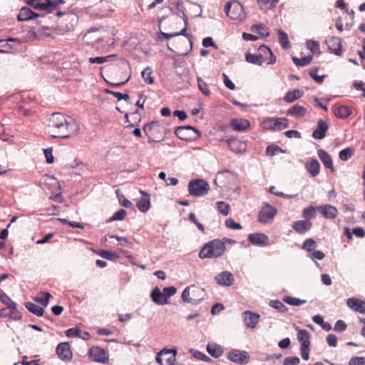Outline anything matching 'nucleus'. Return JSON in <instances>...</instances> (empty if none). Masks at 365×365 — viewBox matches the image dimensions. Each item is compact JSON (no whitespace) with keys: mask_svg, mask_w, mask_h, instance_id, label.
I'll return each mask as SVG.
<instances>
[{"mask_svg":"<svg viewBox=\"0 0 365 365\" xmlns=\"http://www.w3.org/2000/svg\"><path fill=\"white\" fill-rule=\"evenodd\" d=\"M0 301L9 309L16 308V304L4 292H0Z\"/></svg>","mask_w":365,"mask_h":365,"instance_id":"obj_44","label":"nucleus"},{"mask_svg":"<svg viewBox=\"0 0 365 365\" xmlns=\"http://www.w3.org/2000/svg\"><path fill=\"white\" fill-rule=\"evenodd\" d=\"M99 255L108 260L116 261L119 259V256L116 253L108 250H101Z\"/></svg>","mask_w":365,"mask_h":365,"instance_id":"obj_51","label":"nucleus"},{"mask_svg":"<svg viewBox=\"0 0 365 365\" xmlns=\"http://www.w3.org/2000/svg\"><path fill=\"white\" fill-rule=\"evenodd\" d=\"M225 225L227 226V227L231 230H241L242 228V225L240 223L236 222L232 218L227 219V220L225 221Z\"/></svg>","mask_w":365,"mask_h":365,"instance_id":"obj_58","label":"nucleus"},{"mask_svg":"<svg viewBox=\"0 0 365 365\" xmlns=\"http://www.w3.org/2000/svg\"><path fill=\"white\" fill-rule=\"evenodd\" d=\"M244 322L247 327L254 329L259 321L260 315L251 311L243 312Z\"/></svg>","mask_w":365,"mask_h":365,"instance_id":"obj_19","label":"nucleus"},{"mask_svg":"<svg viewBox=\"0 0 365 365\" xmlns=\"http://www.w3.org/2000/svg\"><path fill=\"white\" fill-rule=\"evenodd\" d=\"M215 204L216 207L220 214H222L224 216L228 215L230 207L227 202L224 201H218Z\"/></svg>","mask_w":365,"mask_h":365,"instance_id":"obj_46","label":"nucleus"},{"mask_svg":"<svg viewBox=\"0 0 365 365\" xmlns=\"http://www.w3.org/2000/svg\"><path fill=\"white\" fill-rule=\"evenodd\" d=\"M245 59L247 62L261 66L264 63V59H262V56L260 54H252V53H247L245 56Z\"/></svg>","mask_w":365,"mask_h":365,"instance_id":"obj_41","label":"nucleus"},{"mask_svg":"<svg viewBox=\"0 0 365 365\" xmlns=\"http://www.w3.org/2000/svg\"><path fill=\"white\" fill-rule=\"evenodd\" d=\"M89 358L96 362L105 364L108 361V352L100 346H93L88 351Z\"/></svg>","mask_w":365,"mask_h":365,"instance_id":"obj_9","label":"nucleus"},{"mask_svg":"<svg viewBox=\"0 0 365 365\" xmlns=\"http://www.w3.org/2000/svg\"><path fill=\"white\" fill-rule=\"evenodd\" d=\"M317 212H319L324 218L330 220L336 218L338 215L337 208L328 204L318 206Z\"/></svg>","mask_w":365,"mask_h":365,"instance_id":"obj_11","label":"nucleus"},{"mask_svg":"<svg viewBox=\"0 0 365 365\" xmlns=\"http://www.w3.org/2000/svg\"><path fill=\"white\" fill-rule=\"evenodd\" d=\"M225 249L223 240L215 239L203 245L200 250L199 257L200 259L218 258L224 254Z\"/></svg>","mask_w":365,"mask_h":365,"instance_id":"obj_2","label":"nucleus"},{"mask_svg":"<svg viewBox=\"0 0 365 365\" xmlns=\"http://www.w3.org/2000/svg\"><path fill=\"white\" fill-rule=\"evenodd\" d=\"M277 210L269 203H264L258 213V221L261 223H271L276 215Z\"/></svg>","mask_w":365,"mask_h":365,"instance_id":"obj_6","label":"nucleus"},{"mask_svg":"<svg viewBox=\"0 0 365 365\" xmlns=\"http://www.w3.org/2000/svg\"><path fill=\"white\" fill-rule=\"evenodd\" d=\"M248 240L252 245L264 247L269 245V237L263 233H252L248 235Z\"/></svg>","mask_w":365,"mask_h":365,"instance_id":"obj_16","label":"nucleus"},{"mask_svg":"<svg viewBox=\"0 0 365 365\" xmlns=\"http://www.w3.org/2000/svg\"><path fill=\"white\" fill-rule=\"evenodd\" d=\"M334 115L340 119H346L351 114L350 108L345 105L336 106L333 107Z\"/></svg>","mask_w":365,"mask_h":365,"instance_id":"obj_25","label":"nucleus"},{"mask_svg":"<svg viewBox=\"0 0 365 365\" xmlns=\"http://www.w3.org/2000/svg\"><path fill=\"white\" fill-rule=\"evenodd\" d=\"M177 350L164 349L156 356V361L160 365H174L176 360Z\"/></svg>","mask_w":365,"mask_h":365,"instance_id":"obj_7","label":"nucleus"},{"mask_svg":"<svg viewBox=\"0 0 365 365\" xmlns=\"http://www.w3.org/2000/svg\"><path fill=\"white\" fill-rule=\"evenodd\" d=\"M347 306L353 310L365 314V302L356 298H349L346 302Z\"/></svg>","mask_w":365,"mask_h":365,"instance_id":"obj_28","label":"nucleus"},{"mask_svg":"<svg viewBox=\"0 0 365 365\" xmlns=\"http://www.w3.org/2000/svg\"><path fill=\"white\" fill-rule=\"evenodd\" d=\"M150 297L152 300L157 304L164 305L169 303V301L165 297L163 292L157 287L151 292Z\"/></svg>","mask_w":365,"mask_h":365,"instance_id":"obj_29","label":"nucleus"},{"mask_svg":"<svg viewBox=\"0 0 365 365\" xmlns=\"http://www.w3.org/2000/svg\"><path fill=\"white\" fill-rule=\"evenodd\" d=\"M66 335L68 337H78L83 340H88L91 334L88 331H82L79 328H70L66 331Z\"/></svg>","mask_w":365,"mask_h":365,"instance_id":"obj_30","label":"nucleus"},{"mask_svg":"<svg viewBox=\"0 0 365 365\" xmlns=\"http://www.w3.org/2000/svg\"><path fill=\"white\" fill-rule=\"evenodd\" d=\"M313 59L312 55H308L300 58L293 56L292 60L293 63L297 66H305L309 64Z\"/></svg>","mask_w":365,"mask_h":365,"instance_id":"obj_40","label":"nucleus"},{"mask_svg":"<svg viewBox=\"0 0 365 365\" xmlns=\"http://www.w3.org/2000/svg\"><path fill=\"white\" fill-rule=\"evenodd\" d=\"M140 193L143 196L137 202V207L140 212L145 213L150 207V195L142 190H140Z\"/></svg>","mask_w":365,"mask_h":365,"instance_id":"obj_27","label":"nucleus"},{"mask_svg":"<svg viewBox=\"0 0 365 365\" xmlns=\"http://www.w3.org/2000/svg\"><path fill=\"white\" fill-rule=\"evenodd\" d=\"M261 126L266 130H282L289 126V120L286 118H264Z\"/></svg>","mask_w":365,"mask_h":365,"instance_id":"obj_3","label":"nucleus"},{"mask_svg":"<svg viewBox=\"0 0 365 365\" xmlns=\"http://www.w3.org/2000/svg\"><path fill=\"white\" fill-rule=\"evenodd\" d=\"M175 133L178 138L183 140H191L200 135L198 130L190 125L178 127Z\"/></svg>","mask_w":365,"mask_h":365,"instance_id":"obj_8","label":"nucleus"},{"mask_svg":"<svg viewBox=\"0 0 365 365\" xmlns=\"http://www.w3.org/2000/svg\"><path fill=\"white\" fill-rule=\"evenodd\" d=\"M251 30L252 31L257 32L258 34L262 36V37H267L269 35V33L265 29V26L259 24L253 25L251 27Z\"/></svg>","mask_w":365,"mask_h":365,"instance_id":"obj_54","label":"nucleus"},{"mask_svg":"<svg viewBox=\"0 0 365 365\" xmlns=\"http://www.w3.org/2000/svg\"><path fill=\"white\" fill-rule=\"evenodd\" d=\"M227 359L234 363L242 364L249 362L250 356L245 351L233 349L228 353Z\"/></svg>","mask_w":365,"mask_h":365,"instance_id":"obj_10","label":"nucleus"},{"mask_svg":"<svg viewBox=\"0 0 365 365\" xmlns=\"http://www.w3.org/2000/svg\"><path fill=\"white\" fill-rule=\"evenodd\" d=\"M56 353L63 361H70L72 359L71 346L68 342L60 343L56 347Z\"/></svg>","mask_w":365,"mask_h":365,"instance_id":"obj_15","label":"nucleus"},{"mask_svg":"<svg viewBox=\"0 0 365 365\" xmlns=\"http://www.w3.org/2000/svg\"><path fill=\"white\" fill-rule=\"evenodd\" d=\"M317 72H318L317 68H312L309 71V75L317 83H322L324 80L325 76L324 75L318 76Z\"/></svg>","mask_w":365,"mask_h":365,"instance_id":"obj_56","label":"nucleus"},{"mask_svg":"<svg viewBox=\"0 0 365 365\" xmlns=\"http://www.w3.org/2000/svg\"><path fill=\"white\" fill-rule=\"evenodd\" d=\"M188 217H189V220L197 226V227L199 229V230H200L202 232H205V227H204L203 225L201 224L200 222H199L195 215L193 212H190L189 214Z\"/></svg>","mask_w":365,"mask_h":365,"instance_id":"obj_59","label":"nucleus"},{"mask_svg":"<svg viewBox=\"0 0 365 365\" xmlns=\"http://www.w3.org/2000/svg\"><path fill=\"white\" fill-rule=\"evenodd\" d=\"M26 2L35 9L51 11V0H26Z\"/></svg>","mask_w":365,"mask_h":365,"instance_id":"obj_20","label":"nucleus"},{"mask_svg":"<svg viewBox=\"0 0 365 365\" xmlns=\"http://www.w3.org/2000/svg\"><path fill=\"white\" fill-rule=\"evenodd\" d=\"M115 58H116L115 55H109L107 56H99V57H91L88 58V62L91 64H93V63L103 64L109 61L115 60Z\"/></svg>","mask_w":365,"mask_h":365,"instance_id":"obj_38","label":"nucleus"},{"mask_svg":"<svg viewBox=\"0 0 365 365\" xmlns=\"http://www.w3.org/2000/svg\"><path fill=\"white\" fill-rule=\"evenodd\" d=\"M26 308L31 313L36 316L41 317L43 314L44 310L42 307H38L36 304L28 302L25 304Z\"/></svg>","mask_w":365,"mask_h":365,"instance_id":"obj_42","label":"nucleus"},{"mask_svg":"<svg viewBox=\"0 0 365 365\" xmlns=\"http://www.w3.org/2000/svg\"><path fill=\"white\" fill-rule=\"evenodd\" d=\"M191 289V301L190 303L197 305L200 303L205 297V291L203 289L195 285L190 286Z\"/></svg>","mask_w":365,"mask_h":365,"instance_id":"obj_22","label":"nucleus"},{"mask_svg":"<svg viewBox=\"0 0 365 365\" xmlns=\"http://www.w3.org/2000/svg\"><path fill=\"white\" fill-rule=\"evenodd\" d=\"M226 143L228 144L230 149L236 153H242L246 151L247 144L245 141L238 138H232L227 139Z\"/></svg>","mask_w":365,"mask_h":365,"instance_id":"obj_13","label":"nucleus"},{"mask_svg":"<svg viewBox=\"0 0 365 365\" xmlns=\"http://www.w3.org/2000/svg\"><path fill=\"white\" fill-rule=\"evenodd\" d=\"M317 211V207H315L312 205H310L304 208L302 210V217L305 219V220L309 221L316 217Z\"/></svg>","mask_w":365,"mask_h":365,"instance_id":"obj_37","label":"nucleus"},{"mask_svg":"<svg viewBox=\"0 0 365 365\" xmlns=\"http://www.w3.org/2000/svg\"><path fill=\"white\" fill-rule=\"evenodd\" d=\"M49 127L55 128L58 135L54 138H68L76 135L79 130V125L71 117L66 116L59 113H53L49 119Z\"/></svg>","mask_w":365,"mask_h":365,"instance_id":"obj_1","label":"nucleus"},{"mask_svg":"<svg viewBox=\"0 0 365 365\" xmlns=\"http://www.w3.org/2000/svg\"><path fill=\"white\" fill-rule=\"evenodd\" d=\"M329 128L327 121L319 119L317 122V128L312 132V137L317 140L323 139L326 136V133Z\"/></svg>","mask_w":365,"mask_h":365,"instance_id":"obj_18","label":"nucleus"},{"mask_svg":"<svg viewBox=\"0 0 365 365\" xmlns=\"http://www.w3.org/2000/svg\"><path fill=\"white\" fill-rule=\"evenodd\" d=\"M327 44L331 53L336 56L342 54V43L341 39L336 36H331L327 40Z\"/></svg>","mask_w":365,"mask_h":365,"instance_id":"obj_14","label":"nucleus"},{"mask_svg":"<svg viewBox=\"0 0 365 365\" xmlns=\"http://www.w3.org/2000/svg\"><path fill=\"white\" fill-rule=\"evenodd\" d=\"M142 78L144 81L148 84H153L154 82V77L153 76V71L150 67L145 68L141 73Z\"/></svg>","mask_w":365,"mask_h":365,"instance_id":"obj_45","label":"nucleus"},{"mask_svg":"<svg viewBox=\"0 0 365 365\" xmlns=\"http://www.w3.org/2000/svg\"><path fill=\"white\" fill-rule=\"evenodd\" d=\"M300 363V359L297 356H289L284 359L283 365H298Z\"/></svg>","mask_w":365,"mask_h":365,"instance_id":"obj_61","label":"nucleus"},{"mask_svg":"<svg viewBox=\"0 0 365 365\" xmlns=\"http://www.w3.org/2000/svg\"><path fill=\"white\" fill-rule=\"evenodd\" d=\"M197 86L199 90L205 96L210 94V89L206 82H205L200 77H197Z\"/></svg>","mask_w":365,"mask_h":365,"instance_id":"obj_53","label":"nucleus"},{"mask_svg":"<svg viewBox=\"0 0 365 365\" xmlns=\"http://www.w3.org/2000/svg\"><path fill=\"white\" fill-rule=\"evenodd\" d=\"M354 155V150L351 148H346L341 150L339 153L340 160L346 161Z\"/></svg>","mask_w":365,"mask_h":365,"instance_id":"obj_52","label":"nucleus"},{"mask_svg":"<svg viewBox=\"0 0 365 365\" xmlns=\"http://www.w3.org/2000/svg\"><path fill=\"white\" fill-rule=\"evenodd\" d=\"M269 306L282 313H285L288 311L287 307L279 300L270 301Z\"/></svg>","mask_w":365,"mask_h":365,"instance_id":"obj_50","label":"nucleus"},{"mask_svg":"<svg viewBox=\"0 0 365 365\" xmlns=\"http://www.w3.org/2000/svg\"><path fill=\"white\" fill-rule=\"evenodd\" d=\"M277 34L279 43H280L281 46L285 49L289 48L290 43L287 34L282 30H278Z\"/></svg>","mask_w":365,"mask_h":365,"instance_id":"obj_43","label":"nucleus"},{"mask_svg":"<svg viewBox=\"0 0 365 365\" xmlns=\"http://www.w3.org/2000/svg\"><path fill=\"white\" fill-rule=\"evenodd\" d=\"M207 351L210 355L215 358H219L223 353V349L215 343H209L207 345Z\"/></svg>","mask_w":365,"mask_h":365,"instance_id":"obj_33","label":"nucleus"},{"mask_svg":"<svg viewBox=\"0 0 365 365\" xmlns=\"http://www.w3.org/2000/svg\"><path fill=\"white\" fill-rule=\"evenodd\" d=\"M182 299L183 302L190 303L191 301V289L190 287H186L182 293Z\"/></svg>","mask_w":365,"mask_h":365,"instance_id":"obj_63","label":"nucleus"},{"mask_svg":"<svg viewBox=\"0 0 365 365\" xmlns=\"http://www.w3.org/2000/svg\"><path fill=\"white\" fill-rule=\"evenodd\" d=\"M317 247V244L316 241L312 238H309L303 242L302 248L309 252H311L314 251Z\"/></svg>","mask_w":365,"mask_h":365,"instance_id":"obj_47","label":"nucleus"},{"mask_svg":"<svg viewBox=\"0 0 365 365\" xmlns=\"http://www.w3.org/2000/svg\"><path fill=\"white\" fill-rule=\"evenodd\" d=\"M312 223L307 220H297L292 225V229L300 235H304L312 228Z\"/></svg>","mask_w":365,"mask_h":365,"instance_id":"obj_21","label":"nucleus"},{"mask_svg":"<svg viewBox=\"0 0 365 365\" xmlns=\"http://www.w3.org/2000/svg\"><path fill=\"white\" fill-rule=\"evenodd\" d=\"M305 168L312 177H315L319 173L320 164L317 160L312 159L305 164Z\"/></svg>","mask_w":365,"mask_h":365,"instance_id":"obj_32","label":"nucleus"},{"mask_svg":"<svg viewBox=\"0 0 365 365\" xmlns=\"http://www.w3.org/2000/svg\"><path fill=\"white\" fill-rule=\"evenodd\" d=\"M126 215V211L123 209H120L118 211L115 212L113 215L109 219V222H113L115 220H123Z\"/></svg>","mask_w":365,"mask_h":365,"instance_id":"obj_57","label":"nucleus"},{"mask_svg":"<svg viewBox=\"0 0 365 365\" xmlns=\"http://www.w3.org/2000/svg\"><path fill=\"white\" fill-rule=\"evenodd\" d=\"M259 9L262 11H268L273 9L279 0H257Z\"/></svg>","mask_w":365,"mask_h":365,"instance_id":"obj_36","label":"nucleus"},{"mask_svg":"<svg viewBox=\"0 0 365 365\" xmlns=\"http://www.w3.org/2000/svg\"><path fill=\"white\" fill-rule=\"evenodd\" d=\"M231 128L236 131H244L250 126V121L244 118H233L230 121Z\"/></svg>","mask_w":365,"mask_h":365,"instance_id":"obj_24","label":"nucleus"},{"mask_svg":"<svg viewBox=\"0 0 365 365\" xmlns=\"http://www.w3.org/2000/svg\"><path fill=\"white\" fill-rule=\"evenodd\" d=\"M309 333L306 329H300L297 334V339L301 343V346H310Z\"/></svg>","mask_w":365,"mask_h":365,"instance_id":"obj_39","label":"nucleus"},{"mask_svg":"<svg viewBox=\"0 0 365 365\" xmlns=\"http://www.w3.org/2000/svg\"><path fill=\"white\" fill-rule=\"evenodd\" d=\"M0 317H9L14 320H19L21 319L22 315L17 308L11 309L6 307L0 309Z\"/></svg>","mask_w":365,"mask_h":365,"instance_id":"obj_31","label":"nucleus"},{"mask_svg":"<svg viewBox=\"0 0 365 365\" xmlns=\"http://www.w3.org/2000/svg\"><path fill=\"white\" fill-rule=\"evenodd\" d=\"M224 10L231 19L242 21L246 17L244 8L238 1L227 2Z\"/></svg>","mask_w":365,"mask_h":365,"instance_id":"obj_4","label":"nucleus"},{"mask_svg":"<svg viewBox=\"0 0 365 365\" xmlns=\"http://www.w3.org/2000/svg\"><path fill=\"white\" fill-rule=\"evenodd\" d=\"M306 113L307 108L299 105H294L293 107L290 108L287 112L289 115L295 118H302L305 115Z\"/></svg>","mask_w":365,"mask_h":365,"instance_id":"obj_35","label":"nucleus"},{"mask_svg":"<svg viewBox=\"0 0 365 365\" xmlns=\"http://www.w3.org/2000/svg\"><path fill=\"white\" fill-rule=\"evenodd\" d=\"M39 15L34 12L28 7H23L18 14V20L19 21H26L31 19H36Z\"/></svg>","mask_w":365,"mask_h":365,"instance_id":"obj_26","label":"nucleus"},{"mask_svg":"<svg viewBox=\"0 0 365 365\" xmlns=\"http://www.w3.org/2000/svg\"><path fill=\"white\" fill-rule=\"evenodd\" d=\"M317 154L324 166L334 173L335 169L333 165L332 158L330 155L327 151L322 149L318 150Z\"/></svg>","mask_w":365,"mask_h":365,"instance_id":"obj_23","label":"nucleus"},{"mask_svg":"<svg viewBox=\"0 0 365 365\" xmlns=\"http://www.w3.org/2000/svg\"><path fill=\"white\" fill-rule=\"evenodd\" d=\"M306 44L307 48L309 49L313 53L319 50V43L317 41L308 40L306 42Z\"/></svg>","mask_w":365,"mask_h":365,"instance_id":"obj_60","label":"nucleus"},{"mask_svg":"<svg viewBox=\"0 0 365 365\" xmlns=\"http://www.w3.org/2000/svg\"><path fill=\"white\" fill-rule=\"evenodd\" d=\"M176 291H177V289L174 287H165L163 289V292L164 294L165 297L167 299V300H168V299L170 297L173 296L176 293Z\"/></svg>","mask_w":365,"mask_h":365,"instance_id":"obj_62","label":"nucleus"},{"mask_svg":"<svg viewBox=\"0 0 365 365\" xmlns=\"http://www.w3.org/2000/svg\"><path fill=\"white\" fill-rule=\"evenodd\" d=\"M209 190V184L202 179L192 180L188 183L189 193L192 196H204L208 192Z\"/></svg>","mask_w":365,"mask_h":365,"instance_id":"obj_5","label":"nucleus"},{"mask_svg":"<svg viewBox=\"0 0 365 365\" xmlns=\"http://www.w3.org/2000/svg\"><path fill=\"white\" fill-rule=\"evenodd\" d=\"M279 152L282 153L283 150L280 147L276 145H269L266 148V154L269 156H274Z\"/></svg>","mask_w":365,"mask_h":365,"instance_id":"obj_55","label":"nucleus"},{"mask_svg":"<svg viewBox=\"0 0 365 365\" xmlns=\"http://www.w3.org/2000/svg\"><path fill=\"white\" fill-rule=\"evenodd\" d=\"M215 280L217 284L225 287L232 285L235 281L233 274L228 271H224L217 274L215 277Z\"/></svg>","mask_w":365,"mask_h":365,"instance_id":"obj_12","label":"nucleus"},{"mask_svg":"<svg viewBox=\"0 0 365 365\" xmlns=\"http://www.w3.org/2000/svg\"><path fill=\"white\" fill-rule=\"evenodd\" d=\"M258 51L260 56H262L264 62L267 61V63L268 65H273L275 63L276 56L274 55L273 52L269 47L262 44L259 46Z\"/></svg>","mask_w":365,"mask_h":365,"instance_id":"obj_17","label":"nucleus"},{"mask_svg":"<svg viewBox=\"0 0 365 365\" xmlns=\"http://www.w3.org/2000/svg\"><path fill=\"white\" fill-rule=\"evenodd\" d=\"M283 301L292 306H299L306 303L305 300L300 299L299 298L292 297L290 296H286L283 298Z\"/></svg>","mask_w":365,"mask_h":365,"instance_id":"obj_49","label":"nucleus"},{"mask_svg":"<svg viewBox=\"0 0 365 365\" xmlns=\"http://www.w3.org/2000/svg\"><path fill=\"white\" fill-rule=\"evenodd\" d=\"M303 91L299 89H294L288 91L284 96L283 100L287 103H292L299 99L303 96Z\"/></svg>","mask_w":365,"mask_h":365,"instance_id":"obj_34","label":"nucleus"},{"mask_svg":"<svg viewBox=\"0 0 365 365\" xmlns=\"http://www.w3.org/2000/svg\"><path fill=\"white\" fill-rule=\"evenodd\" d=\"M349 365H365V359L362 356H354L349 363Z\"/></svg>","mask_w":365,"mask_h":365,"instance_id":"obj_64","label":"nucleus"},{"mask_svg":"<svg viewBox=\"0 0 365 365\" xmlns=\"http://www.w3.org/2000/svg\"><path fill=\"white\" fill-rule=\"evenodd\" d=\"M51 297V294L46 292H40L36 298V301L43 305V307H46L50 297Z\"/></svg>","mask_w":365,"mask_h":365,"instance_id":"obj_48","label":"nucleus"}]
</instances>
